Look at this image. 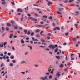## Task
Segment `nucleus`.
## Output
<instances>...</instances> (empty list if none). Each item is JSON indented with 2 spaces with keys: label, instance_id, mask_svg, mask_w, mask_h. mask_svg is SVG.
<instances>
[{
  "label": "nucleus",
  "instance_id": "obj_61",
  "mask_svg": "<svg viewBox=\"0 0 80 80\" xmlns=\"http://www.w3.org/2000/svg\"><path fill=\"white\" fill-rule=\"evenodd\" d=\"M78 44H77L76 45V47H78Z\"/></svg>",
  "mask_w": 80,
  "mask_h": 80
},
{
  "label": "nucleus",
  "instance_id": "obj_59",
  "mask_svg": "<svg viewBox=\"0 0 80 80\" xmlns=\"http://www.w3.org/2000/svg\"><path fill=\"white\" fill-rule=\"evenodd\" d=\"M6 58L7 59H8L9 58V57L7 56L6 57Z\"/></svg>",
  "mask_w": 80,
  "mask_h": 80
},
{
  "label": "nucleus",
  "instance_id": "obj_34",
  "mask_svg": "<svg viewBox=\"0 0 80 80\" xmlns=\"http://www.w3.org/2000/svg\"><path fill=\"white\" fill-rule=\"evenodd\" d=\"M52 78V76L51 75L49 76V79H51Z\"/></svg>",
  "mask_w": 80,
  "mask_h": 80
},
{
  "label": "nucleus",
  "instance_id": "obj_19",
  "mask_svg": "<svg viewBox=\"0 0 80 80\" xmlns=\"http://www.w3.org/2000/svg\"><path fill=\"white\" fill-rule=\"evenodd\" d=\"M8 43V42H5L4 43V46H5L6 45V44H7Z\"/></svg>",
  "mask_w": 80,
  "mask_h": 80
},
{
  "label": "nucleus",
  "instance_id": "obj_2",
  "mask_svg": "<svg viewBox=\"0 0 80 80\" xmlns=\"http://www.w3.org/2000/svg\"><path fill=\"white\" fill-rule=\"evenodd\" d=\"M60 72H58V73L56 74V76H58V77H60Z\"/></svg>",
  "mask_w": 80,
  "mask_h": 80
},
{
  "label": "nucleus",
  "instance_id": "obj_60",
  "mask_svg": "<svg viewBox=\"0 0 80 80\" xmlns=\"http://www.w3.org/2000/svg\"><path fill=\"white\" fill-rule=\"evenodd\" d=\"M40 23L42 25H43V22H40Z\"/></svg>",
  "mask_w": 80,
  "mask_h": 80
},
{
  "label": "nucleus",
  "instance_id": "obj_33",
  "mask_svg": "<svg viewBox=\"0 0 80 80\" xmlns=\"http://www.w3.org/2000/svg\"><path fill=\"white\" fill-rule=\"evenodd\" d=\"M55 52H58V48H57L55 50Z\"/></svg>",
  "mask_w": 80,
  "mask_h": 80
},
{
  "label": "nucleus",
  "instance_id": "obj_41",
  "mask_svg": "<svg viewBox=\"0 0 80 80\" xmlns=\"http://www.w3.org/2000/svg\"><path fill=\"white\" fill-rule=\"evenodd\" d=\"M36 32H40V30L39 29H37L36 31Z\"/></svg>",
  "mask_w": 80,
  "mask_h": 80
},
{
  "label": "nucleus",
  "instance_id": "obj_37",
  "mask_svg": "<svg viewBox=\"0 0 80 80\" xmlns=\"http://www.w3.org/2000/svg\"><path fill=\"white\" fill-rule=\"evenodd\" d=\"M71 60H74V58H72V57H71Z\"/></svg>",
  "mask_w": 80,
  "mask_h": 80
},
{
  "label": "nucleus",
  "instance_id": "obj_38",
  "mask_svg": "<svg viewBox=\"0 0 80 80\" xmlns=\"http://www.w3.org/2000/svg\"><path fill=\"white\" fill-rule=\"evenodd\" d=\"M36 35L37 37H38V38H40V35H39V34H37Z\"/></svg>",
  "mask_w": 80,
  "mask_h": 80
},
{
  "label": "nucleus",
  "instance_id": "obj_51",
  "mask_svg": "<svg viewBox=\"0 0 80 80\" xmlns=\"http://www.w3.org/2000/svg\"><path fill=\"white\" fill-rule=\"evenodd\" d=\"M57 30H60V28L58 27L56 28Z\"/></svg>",
  "mask_w": 80,
  "mask_h": 80
},
{
  "label": "nucleus",
  "instance_id": "obj_46",
  "mask_svg": "<svg viewBox=\"0 0 80 80\" xmlns=\"http://www.w3.org/2000/svg\"><path fill=\"white\" fill-rule=\"evenodd\" d=\"M47 38L48 39V40H50V37L48 36L47 37Z\"/></svg>",
  "mask_w": 80,
  "mask_h": 80
},
{
  "label": "nucleus",
  "instance_id": "obj_7",
  "mask_svg": "<svg viewBox=\"0 0 80 80\" xmlns=\"http://www.w3.org/2000/svg\"><path fill=\"white\" fill-rule=\"evenodd\" d=\"M21 43L23 44V43H25V41H23V39H21Z\"/></svg>",
  "mask_w": 80,
  "mask_h": 80
},
{
  "label": "nucleus",
  "instance_id": "obj_30",
  "mask_svg": "<svg viewBox=\"0 0 80 80\" xmlns=\"http://www.w3.org/2000/svg\"><path fill=\"white\" fill-rule=\"evenodd\" d=\"M21 73L23 75H25V72H21Z\"/></svg>",
  "mask_w": 80,
  "mask_h": 80
},
{
  "label": "nucleus",
  "instance_id": "obj_35",
  "mask_svg": "<svg viewBox=\"0 0 80 80\" xmlns=\"http://www.w3.org/2000/svg\"><path fill=\"white\" fill-rule=\"evenodd\" d=\"M49 18L50 19V20H52V16H50Z\"/></svg>",
  "mask_w": 80,
  "mask_h": 80
},
{
  "label": "nucleus",
  "instance_id": "obj_26",
  "mask_svg": "<svg viewBox=\"0 0 80 80\" xmlns=\"http://www.w3.org/2000/svg\"><path fill=\"white\" fill-rule=\"evenodd\" d=\"M5 57H6V55H4V56L3 57V59H4V60H5Z\"/></svg>",
  "mask_w": 80,
  "mask_h": 80
},
{
  "label": "nucleus",
  "instance_id": "obj_32",
  "mask_svg": "<svg viewBox=\"0 0 80 80\" xmlns=\"http://www.w3.org/2000/svg\"><path fill=\"white\" fill-rule=\"evenodd\" d=\"M34 15L36 16V17H38V15L37 14L34 13Z\"/></svg>",
  "mask_w": 80,
  "mask_h": 80
},
{
  "label": "nucleus",
  "instance_id": "obj_52",
  "mask_svg": "<svg viewBox=\"0 0 80 80\" xmlns=\"http://www.w3.org/2000/svg\"><path fill=\"white\" fill-rule=\"evenodd\" d=\"M26 40H29V39H30V38H26Z\"/></svg>",
  "mask_w": 80,
  "mask_h": 80
},
{
  "label": "nucleus",
  "instance_id": "obj_24",
  "mask_svg": "<svg viewBox=\"0 0 80 80\" xmlns=\"http://www.w3.org/2000/svg\"><path fill=\"white\" fill-rule=\"evenodd\" d=\"M7 25L8 27H10V26H11V24H10V23H8L7 24Z\"/></svg>",
  "mask_w": 80,
  "mask_h": 80
},
{
  "label": "nucleus",
  "instance_id": "obj_58",
  "mask_svg": "<svg viewBox=\"0 0 80 80\" xmlns=\"http://www.w3.org/2000/svg\"><path fill=\"white\" fill-rule=\"evenodd\" d=\"M65 59L66 60H68V58H67V56L65 58Z\"/></svg>",
  "mask_w": 80,
  "mask_h": 80
},
{
  "label": "nucleus",
  "instance_id": "obj_3",
  "mask_svg": "<svg viewBox=\"0 0 80 80\" xmlns=\"http://www.w3.org/2000/svg\"><path fill=\"white\" fill-rule=\"evenodd\" d=\"M2 2V4L3 5H5V0H1Z\"/></svg>",
  "mask_w": 80,
  "mask_h": 80
},
{
  "label": "nucleus",
  "instance_id": "obj_10",
  "mask_svg": "<svg viewBox=\"0 0 80 80\" xmlns=\"http://www.w3.org/2000/svg\"><path fill=\"white\" fill-rule=\"evenodd\" d=\"M13 63H10L9 64V66H10V67H13Z\"/></svg>",
  "mask_w": 80,
  "mask_h": 80
},
{
  "label": "nucleus",
  "instance_id": "obj_5",
  "mask_svg": "<svg viewBox=\"0 0 80 80\" xmlns=\"http://www.w3.org/2000/svg\"><path fill=\"white\" fill-rule=\"evenodd\" d=\"M18 12H22V10L20 8H19L18 9Z\"/></svg>",
  "mask_w": 80,
  "mask_h": 80
},
{
  "label": "nucleus",
  "instance_id": "obj_21",
  "mask_svg": "<svg viewBox=\"0 0 80 80\" xmlns=\"http://www.w3.org/2000/svg\"><path fill=\"white\" fill-rule=\"evenodd\" d=\"M3 66H5V65H4V64H3V63H2L1 66H0V67H3Z\"/></svg>",
  "mask_w": 80,
  "mask_h": 80
},
{
  "label": "nucleus",
  "instance_id": "obj_29",
  "mask_svg": "<svg viewBox=\"0 0 80 80\" xmlns=\"http://www.w3.org/2000/svg\"><path fill=\"white\" fill-rule=\"evenodd\" d=\"M6 30L7 31H8V30H9V28H8V27H6Z\"/></svg>",
  "mask_w": 80,
  "mask_h": 80
},
{
  "label": "nucleus",
  "instance_id": "obj_54",
  "mask_svg": "<svg viewBox=\"0 0 80 80\" xmlns=\"http://www.w3.org/2000/svg\"><path fill=\"white\" fill-rule=\"evenodd\" d=\"M68 0H66L64 1V2L66 3H68Z\"/></svg>",
  "mask_w": 80,
  "mask_h": 80
},
{
  "label": "nucleus",
  "instance_id": "obj_42",
  "mask_svg": "<svg viewBox=\"0 0 80 80\" xmlns=\"http://www.w3.org/2000/svg\"><path fill=\"white\" fill-rule=\"evenodd\" d=\"M28 35H30V31H28V33H27Z\"/></svg>",
  "mask_w": 80,
  "mask_h": 80
},
{
  "label": "nucleus",
  "instance_id": "obj_31",
  "mask_svg": "<svg viewBox=\"0 0 80 80\" xmlns=\"http://www.w3.org/2000/svg\"><path fill=\"white\" fill-rule=\"evenodd\" d=\"M43 18H47V16H43Z\"/></svg>",
  "mask_w": 80,
  "mask_h": 80
},
{
  "label": "nucleus",
  "instance_id": "obj_22",
  "mask_svg": "<svg viewBox=\"0 0 80 80\" xmlns=\"http://www.w3.org/2000/svg\"><path fill=\"white\" fill-rule=\"evenodd\" d=\"M60 67H61V68H62L63 67V65L62 64H61L60 65Z\"/></svg>",
  "mask_w": 80,
  "mask_h": 80
},
{
  "label": "nucleus",
  "instance_id": "obj_36",
  "mask_svg": "<svg viewBox=\"0 0 80 80\" xmlns=\"http://www.w3.org/2000/svg\"><path fill=\"white\" fill-rule=\"evenodd\" d=\"M12 62H13V63H16V61H15V60H13Z\"/></svg>",
  "mask_w": 80,
  "mask_h": 80
},
{
  "label": "nucleus",
  "instance_id": "obj_48",
  "mask_svg": "<svg viewBox=\"0 0 80 80\" xmlns=\"http://www.w3.org/2000/svg\"><path fill=\"white\" fill-rule=\"evenodd\" d=\"M0 55L1 57H3V54H0Z\"/></svg>",
  "mask_w": 80,
  "mask_h": 80
},
{
  "label": "nucleus",
  "instance_id": "obj_17",
  "mask_svg": "<svg viewBox=\"0 0 80 80\" xmlns=\"http://www.w3.org/2000/svg\"><path fill=\"white\" fill-rule=\"evenodd\" d=\"M11 59H13L14 58V56H11L10 57Z\"/></svg>",
  "mask_w": 80,
  "mask_h": 80
},
{
  "label": "nucleus",
  "instance_id": "obj_20",
  "mask_svg": "<svg viewBox=\"0 0 80 80\" xmlns=\"http://www.w3.org/2000/svg\"><path fill=\"white\" fill-rule=\"evenodd\" d=\"M56 57L57 59H58V60H60V56H56Z\"/></svg>",
  "mask_w": 80,
  "mask_h": 80
},
{
  "label": "nucleus",
  "instance_id": "obj_15",
  "mask_svg": "<svg viewBox=\"0 0 80 80\" xmlns=\"http://www.w3.org/2000/svg\"><path fill=\"white\" fill-rule=\"evenodd\" d=\"M54 69H53L52 70V71L51 72L52 74V75H53V72H54Z\"/></svg>",
  "mask_w": 80,
  "mask_h": 80
},
{
  "label": "nucleus",
  "instance_id": "obj_1",
  "mask_svg": "<svg viewBox=\"0 0 80 80\" xmlns=\"http://www.w3.org/2000/svg\"><path fill=\"white\" fill-rule=\"evenodd\" d=\"M48 48H51L52 49H54L55 48V47L53 45H50L48 46Z\"/></svg>",
  "mask_w": 80,
  "mask_h": 80
},
{
  "label": "nucleus",
  "instance_id": "obj_16",
  "mask_svg": "<svg viewBox=\"0 0 80 80\" xmlns=\"http://www.w3.org/2000/svg\"><path fill=\"white\" fill-rule=\"evenodd\" d=\"M51 67H50L49 68H48L49 70H48V72H50L51 71H52V69H50V68H51Z\"/></svg>",
  "mask_w": 80,
  "mask_h": 80
},
{
  "label": "nucleus",
  "instance_id": "obj_45",
  "mask_svg": "<svg viewBox=\"0 0 80 80\" xmlns=\"http://www.w3.org/2000/svg\"><path fill=\"white\" fill-rule=\"evenodd\" d=\"M28 52H25V55H28Z\"/></svg>",
  "mask_w": 80,
  "mask_h": 80
},
{
  "label": "nucleus",
  "instance_id": "obj_6",
  "mask_svg": "<svg viewBox=\"0 0 80 80\" xmlns=\"http://www.w3.org/2000/svg\"><path fill=\"white\" fill-rule=\"evenodd\" d=\"M32 40L33 41H38V39H35V38H32Z\"/></svg>",
  "mask_w": 80,
  "mask_h": 80
},
{
  "label": "nucleus",
  "instance_id": "obj_4",
  "mask_svg": "<svg viewBox=\"0 0 80 80\" xmlns=\"http://www.w3.org/2000/svg\"><path fill=\"white\" fill-rule=\"evenodd\" d=\"M52 2L49 1H48V5L49 6H50V5H52Z\"/></svg>",
  "mask_w": 80,
  "mask_h": 80
},
{
  "label": "nucleus",
  "instance_id": "obj_11",
  "mask_svg": "<svg viewBox=\"0 0 80 80\" xmlns=\"http://www.w3.org/2000/svg\"><path fill=\"white\" fill-rule=\"evenodd\" d=\"M23 63H26V62L24 61H22L20 62L21 64H23Z\"/></svg>",
  "mask_w": 80,
  "mask_h": 80
},
{
  "label": "nucleus",
  "instance_id": "obj_13",
  "mask_svg": "<svg viewBox=\"0 0 80 80\" xmlns=\"http://www.w3.org/2000/svg\"><path fill=\"white\" fill-rule=\"evenodd\" d=\"M28 47H29L30 48V50H32V49L33 48L31 46H28Z\"/></svg>",
  "mask_w": 80,
  "mask_h": 80
},
{
  "label": "nucleus",
  "instance_id": "obj_63",
  "mask_svg": "<svg viewBox=\"0 0 80 80\" xmlns=\"http://www.w3.org/2000/svg\"><path fill=\"white\" fill-rule=\"evenodd\" d=\"M17 36H13V38H17Z\"/></svg>",
  "mask_w": 80,
  "mask_h": 80
},
{
  "label": "nucleus",
  "instance_id": "obj_55",
  "mask_svg": "<svg viewBox=\"0 0 80 80\" xmlns=\"http://www.w3.org/2000/svg\"><path fill=\"white\" fill-rule=\"evenodd\" d=\"M55 47H58V45L57 44H56L54 45Z\"/></svg>",
  "mask_w": 80,
  "mask_h": 80
},
{
  "label": "nucleus",
  "instance_id": "obj_40",
  "mask_svg": "<svg viewBox=\"0 0 80 80\" xmlns=\"http://www.w3.org/2000/svg\"><path fill=\"white\" fill-rule=\"evenodd\" d=\"M43 33V31H41V32H40V34L41 35H42V33Z\"/></svg>",
  "mask_w": 80,
  "mask_h": 80
},
{
  "label": "nucleus",
  "instance_id": "obj_28",
  "mask_svg": "<svg viewBox=\"0 0 80 80\" xmlns=\"http://www.w3.org/2000/svg\"><path fill=\"white\" fill-rule=\"evenodd\" d=\"M11 22L12 23V24H14V23H15V22H14V21H11Z\"/></svg>",
  "mask_w": 80,
  "mask_h": 80
},
{
  "label": "nucleus",
  "instance_id": "obj_8",
  "mask_svg": "<svg viewBox=\"0 0 80 80\" xmlns=\"http://www.w3.org/2000/svg\"><path fill=\"white\" fill-rule=\"evenodd\" d=\"M13 36V34H11L9 37L10 38H12Z\"/></svg>",
  "mask_w": 80,
  "mask_h": 80
},
{
  "label": "nucleus",
  "instance_id": "obj_56",
  "mask_svg": "<svg viewBox=\"0 0 80 80\" xmlns=\"http://www.w3.org/2000/svg\"><path fill=\"white\" fill-rule=\"evenodd\" d=\"M75 27H78V24H75Z\"/></svg>",
  "mask_w": 80,
  "mask_h": 80
},
{
  "label": "nucleus",
  "instance_id": "obj_43",
  "mask_svg": "<svg viewBox=\"0 0 80 80\" xmlns=\"http://www.w3.org/2000/svg\"><path fill=\"white\" fill-rule=\"evenodd\" d=\"M33 35H34V33H33V32H32L31 34V35L32 36H33Z\"/></svg>",
  "mask_w": 80,
  "mask_h": 80
},
{
  "label": "nucleus",
  "instance_id": "obj_44",
  "mask_svg": "<svg viewBox=\"0 0 80 80\" xmlns=\"http://www.w3.org/2000/svg\"><path fill=\"white\" fill-rule=\"evenodd\" d=\"M8 55L9 56H10V55H11V53H10V52H8Z\"/></svg>",
  "mask_w": 80,
  "mask_h": 80
},
{
  "label": "nucleus",
  "instance_id": "obj_64",
  "mask_svg": "<svg viewBox=\"0 0 80 80\" xmlns=\"http://www.w3.org/2000/svg\"><path fill=\"white\" fill-rule=\"evenodd\" d=\"M68 35V33H65V35H66V36H67V35Z\"/></svg>",
  "mask_w": 80,
  "mask_h": 80
},
{
  "label": "nucleus",
  "instance_id": "obj_12",
  "mask_svg": "<svg viewBox=\"0 0 80 80\" xmlns=\"http://www.w3.org/2000/svg\"><path fill=\"white\" fill-rule=\"evenodd\" d=\"M12 26L13 27H14L15 29H17V28H18V26H14L13 24L12 25Z\"/></svg>",
  "mask_w": 80,
  "mask_h": 80
},
{
  "label": "nucleus",
  "instance_id": "obj_27",
  "mask_svg": "<svg viewBox=\"0 0 80 80\" xmlns=\"http://www.w3.org/2000/svg\"><path fill=\"white\" fill-rule=\"evenodd\" d=\"M24 32L25 34H26L27 33V31L26 30H24Z\"/></svg>",
  "mask_w": 80,
  "mask_h": 80
},
{
  "label": "nucleus",
  "instance_id": "obj_49",
  "mask_svg": "<svg viewBox=\"0 0 80 80\" xmlns=\"http://www.w3.org/2000/svg\"><path fill=\"white\" fill-rule=\"evenodd\" d=\"M11 3L12 5H15V3L13 2H12Z\"/></svg>",
  "mask_w": 80,
  "mask_h": 80
},
{
  "label": "nucleus",
  "instance_id": "obj_25",
  "mask_svg": "<svg viewBox=\"0 0 80 80\" xmlns=\"http://www.w3.org/2000/svg\"><path fill=\"white\" fill-rule=\"evenodd\" d=\"M38 26H39V27H44V26H45L44 25H38Z\"/></svg>",
  "mask_w": 80,
  "mask_h": 80
},
{
  "label": "nucleus",
  "instance_id": "obj_18",
  "mask_svg": "<svg viewBox=\"0 0 80 80\" xmlns=\"http://www.w3.org/2000/svg\"><path fill=\"white\" fill-rule=\"evenodd\" d=\"M57 12L58 14H59V15H62V13L60 12L59 11H57Z\"/></svg>",
  "mask_w": 80,
  "mask_h": 80
},
{
  "label": "nucleus",
  "instance_id": "obj_14",
  "mask_svg": "<svg viewBox=\"0 0 80 80\" xmlns=\"http://www.w3.org/2000/svg\"><path fill=\"white\" fill-rule=\"evenodd\" d=\"M3 42H2V44H0V47H3Z\"/></svg>",
  "mask_w": 80,
  "mask_h": 80
},
{
  "label": "nucleus",
  "instance_id": "obj_57",
  "mask_svg": "<svg viewBox=\"0 0 80 80\" xmlns=\"http://www.w3.org/2000/svg\"><path fill=\"white\" fill-rule=\"evenodd\" d=\"M7 53V51H5L4 52V54H5V55H6Z\"/></svg>",
  "mask_w": 80,
  "mask_h": 80
},
{
  "label": "nucleus",
  "instance_id": "obj_47",
  "mask_svg": "<svg viewBox=\"0 0 80 80\" xmlns=\"http://www.w3.org/2000/svg\"><path fill=\"white\" fill-rule=\"evenodd\" d=\"M2 28L3 31H4V30H5V28H3V27H2Z\"/></svg>",
  "mask_w": 80,
  "mask_h": 80
},
{
  "label": "nucleus",
  "instance_id": "obj_50",
  "mask_svg": "<svg viewBox=\"0 0 80 80\" xmlns=\"http://www.w3.org/2000/svg\"><path fill=\"white\" fill-rule=\"evenodd\" d=\"M34 66L36 67H38V65L35 64L34 65Z\"/></svg>",
  "mask_w": 80,
  "mask_h": 80
},
{
  "label": "nucleus",
  "instance_id": "obj_53",
  "mask_svg": "<svg viewBox=\"0 0 80 80\" xmlns=\"http://www.w3.org/2000/svg\"><path fill=\"white\" fill-rule=\"evenodd\" d=\"M50 74V72H47L45 73L46 75H49Z\"/></svg>",
  "mask_w": 80,
  "mask_h": 80
},
{
  "label": "nucleus",
  "instance_id": "obj_39",
  "mask_svg": "<svg viewBox=\"0 0 80 80\" xmlns=\"http://www.w3.org/2000/svg\"><path fill=\"white\" fill-rule=\"evenodd\" d=\"M41 41L42 42H45V40H44L43 39H41Z\"/></svg>",
  "mask_w": 80,
  "mask_h": 80
},
{
  "label": "nucleus",
  "instance_id": "obj_9",
  "mask_svg": "<svg viewBox=\"0 0 80 80\" xmlns=\"http://www.w3.org/2000/svg\"><path fill=\"white\" fill-rule=\"evenodd\" d=\"M40 78V79H42L43 80H46L45 78H44L43 77H40V78Z\"/></svg>",
  "mask_w": 80,
  "mask_h": 80
},
{
  "label": "nucleus",
  "instance_id": "obj_23",
  "mask_svg": "<svg viewBox=\"0 0 80 80\" xmlns=\"http://www.w3.org/2000/svg\"><path fill=\"white\" fill-rule=\"evenodd\" d=\"M76 40V38H72V41H75Z\"/></svg>",
  "mask_w": 80,
  "mask_h": 80
},
{
  "label": "nucleus",
  "instance_id": "obj_62",
  "mask_svg": "<svg viewBox=\"0 0 80 80\" xmlns=\"http://www.w3.org/2000/svg\"><path fill=\"white\" fill-rule=\"evenodd\" d=\"M12 50H15V48H14V47H12Z\"/></svg>",
  "mask_w": 80,
  "mask_h": 80
}]
</instances>
